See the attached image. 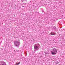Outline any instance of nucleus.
Masks as SVG:
<instances>
[{
  "mask_svg": "<svg viewBox=\"0 0 65 65\" xmlns=\"http://www.w3.org/2000/svg\"><path fill=\"white\" fill-rule=\"evenodd\" d=\"M22 7H24V6H22Z\"/></svg>",
  "mask_w": 65,
  "mask_h": 65,
  "instance_id": "ddd939ff",
  "label": "nucleus"
},
{
  "mask_svg": "<svg viewBox=\"0 0 65 65\" xmlns=\"http://www.w3.org/2000/svg\"><path fill=\"white\" fill-rule=\"evenodd\" d=\"M21 1H22V2H23L24 1H27V0H21Z\"/></svg>",
  "mask_w": 65,
  "mask_h": 65,
  "instance_id": "0eeeda50",
  "label": "nucleus"
},
{
  "mask_svg": "<svg viewBox=\"0 0 65 65\" xmlns=\"http://www.w3.org/2000/svg\"><path fill=\"white\" fill-rule=\"evenodd\" d=\"M59 62H56V63L57 64H59Z\"/></svg>",
  "mask_w": 65,
  "mask_h": 65,
  "instance_id": "9b49d317",
  "label": "nucleus"
},
{
  "mask_svg": "<svg viewBox=\"0 0 65 65\" xmlns=\"http://www.w3.org/2000/svg\"><path fill=\"white\" fill-rule=\"evenodd\" d=\"M14 44L15 46L19 47L20 44V41H15L14 42Z\"/></svg>",
  "mask_w": 65,
  "mask_h": 65,
  "instance_id": "7ed1b4c3",
  "label": "nucleus"
},
{
  "mask_svg": "<svg viewBox=\"0 0 65 65\" xmlns=\"http://www.w3.org/2000/svg\"><path fill=\"white\" fill-rule=\"evenodd\" d=\"M40 47V45L39 44H36L35 46H34V51L35 52L36 51H38L39 50V48Z\"/></svg>",
  "mask_w": 65,
  "mask_h": 65,
  "instance_id": "f257e3e1",
  "label": "nucleus"
},
{
  "mask_svg": "<svg viewBox=\"0 0 65 65\" xmlns=\"http://www.w3.org/2000/svg\"><path fill=\"white\" fill-rule=\"evenodd\" d=\"M15 52H19V50H15Z\"/></svg>",
  "mask_w": 65,
  "mask_h": 65,
  "instance_id": "9d476101",
  "label": "nucleus"
},
{
  "mask_svg": "<svg viewBox=\"0 0 65 65\" xmlns=\"http://www.w3.org/2000/svg\"><path fill=\"white\" fill-rule=\"evenodd\" d=\"M24 13H23V14H22V15H24Z\"/></svg>",
  "mask_w": 65,
  "mask_h": 65,
  "instance_id": "f8f14e48",
  "label": "nucleus"
},
{
  "mask_svg": "<svg viewBox=\"0 0 65 65\" xmlns=\"http://www.w3.org/2000/svg\"><path fill=\"white\" fill-rule=\"evenodd\" d=\"M52 28L54 30H55V31H56V30H57V28H56V27L55 26H54Z\"/></svg>",
  "mask_w": 65,
  "mask_h": 65,
  "instance_id": "423d86ee",
  "label": "nucleus"
},
{
  "mask_svg": "<svg viewBox=\"0 0 65 65\" xmlns=\"http://www.w3.org/2000/svg\"><path fill=\"white\" fill-rule=\"evenodd\" d=\"M20 64V62H19L18 63L16 64V65H19V64Z\"/></svg>",
  "mask_w": 65,
  "mask_h": 65,
  "instance_id": "6e6552de",
  "label": "nucleus"
},
{
  "mask_svg": "<svg viewBox=\"0 0 65 65\" xmlns=\"http://www.w3.org/2000/svg\"><path fill=\"white\" fill-rule=\"evenodd\" d=\"M45 54H48V52L47 51H46Z\"/></svg>",
  "mask_w": 65,
  "mask_h": 65,
  "instance_id": "1a4fd4ad",
  "label": "nucleus"
},
{
  "mask_svg": "<svg viewBox=\"0 0 65 65\" xmlns=\"http://www.w3.org/2000/svg\"><path fill=\"white\" fill-rule=\"evenodd\" d=\"M50 34L51 35H55L56 34V33L54 32H51L50 33Z\"/></svg>",
  "mask_w": 65,
  "mask_h": 65,
  "instance_id": "39448f33",
  "label": "nucleus"
},
{
  "mask_svg": "<svg viewBox=\"0 0 65 65\" xmlns=\"http://www.w3.org/2000/svg\"><path fill=\"white\" fill-rule=\"evenodd\" d=\"M51 53L53 55H56V54L57 53V49L55 48L53 49L51 51Z\"/></svg>",
  "mask_w": 65,
  "mask_h": 65,
  "instance_id": "f03ea898",
  "label": "nucleus"
},
{
  "mask_svg": "<svg viewBox=\"0 0 65 65\" xmlns=\"http://www.w3.org/2000/svg\"><path fill=\"white\" fill-rule=\"evenodd\" d=\"M0 65H7L6 62L3 61H0Z\"/></svg>",
  "mask_w": 65,
  "mask_h": 65,
  "instance_id": "20e7f679",
  "label": "nucleus"
}]
</instances>
